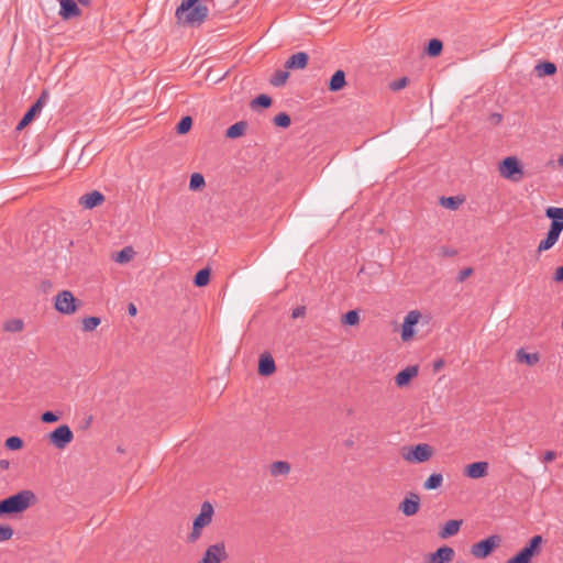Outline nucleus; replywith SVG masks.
Masks as SVG:
<instances>
[{"label":"nucleus","instance_id":"864d4df0","mask_svg":"<svg viewBox=\"0 0 563 563\" xmlns=\"http://www.w3.org/2000/svg\"><path fill=\"white\" fill-rule=\"evenodd\" d=\"M444 366V361L443 360H437L434 363H433V371L434 372H438L440 371L442 367Z\"/></svg>","mask_w":563,"mask_h":563},{"label":"nucleus","instance_id":"ddd939ff","mask_svg":"<svg viewBox=\"0 0 563 563\" xmlns=\"http://www.w3.org/2000/svg\"><path fill=\"white\" fill-rule=\"evenodd\" d=\"M421 313L418 310L410 311L404 320L401 329V340L407 342L415 335V325L418 323Z\"/></svg>","mask_w":563,"mask_h":563},{"label":"nucleus","instance_id":"f03ea898","mask_svg":"<svg viewBox=\"0 0 563 563\" xmlns=\"http://www.w3.org/2000/svg\"><path fill=\"white\" fill-rule=\"evenodd\" d=\"M37 503L34 492L23 489L14 495L0 500V517H8L23 514L31 506Z\"/></svg>","mask_w":563,"mask_h":563},{"label":"nucleus","instance_id":"a211bd4d","mask_svg":"<svg viewBox=\"0 0 563 563\" xmlns=\"http://www.w3.org/2000/svg\"><path fill=\"white\" fill-rule=\"evenodd\" d=\"M276 365L273 356L268 352L261 354L257 372L261 376L267 377L275 373Z\"/></svg>","mask_w":563,"mask_h":563},{"label":"nucleus","instance_id":"9b49d317","mask_svg":"<svg viewBox=\"0 0 563 563\" xmlns=\"http://www.w3.org/2000/svg\"><path fill=\"white\" fill-rule=\"evenodd\" d=\"M46 98L47 91H43L38 99L24 113L23 118L20 120L15 128L16 131H22L35 119V117L41 112Z\"/></svg>","mask_w":563,"mask_h":563},{"label":"nucleus","instance_id":"6ab92c4d","mask_svg":"<svg viewBox=\"0 0 563 563\" xmlns=\"http://www.w3.org/2000/svg\"><path fill=\"white\" fill-rule=\"evenodd\" d=\"M103 201H104V196L98 190H92L79 198V203L85 209H93V208L100 206Z\"/></svg>","mask_w":563,"mask_h":563},{"label":"nucleus","instance_id":"393cba45","mask_svg":"<svg viewBox=\"0 0 563 563\" xmlns=\"http://www.w3.org/2000/svg\"><path fill=\"white\" fill-rule=\"evenodd\" d=\"M211 277V268L210 267H203L202 269L198 271L194 277V285L196 287H205L210 283Z\"/></svg>","mask_w":563,"mask_h":563},{"label":"nucleus","instance_id":"72a5a7b5","mask_svg":"<svg viewBox=\"0 0 563 563\" xmlns=\"http://www.w3.org/2000/svg\"><path fill=\"white\" fill-rule=\"evenodd\" d=\"M545 217L551 220L553 223H562L563 224V208L559 207H548L545 209Z\"/></svg>","mask_w":563,"mask_h":563},{"label":"nucleus","instance_id":"052dcab7","mask_svg":"<svg viewBox=\"0 0 563 563\" xmlns=\"http://www.w3.org/2000/svg\"><path fill=\"white\" fill-rule=\"evenodd\" d=\"M91 420H92V417L90 416V417L88 418V420H87V421H85L86 427H88V426L90 424Z\"/></svg>","mask_w":563,"mask_h":563},{"label":"nucleus","instance_id":"ea45409f","mask_svg":"<svg viewBox=\"0 0 563 563\" xmlns=\"http://www.w3.org/2000/svg\"><path fill=\"white\" fill-rule=\"evenodd\" d=\"M360 322V313L357 310H349L342 316V323L345 325H356Z\"/></svg>","mask_w":563,"mask_h":563},{"label":"nucleus","instance_id":"4c0bfd02","mask_svg":"<svg viewBox=\"0 0 563 563\" xmlns=\"http://www.w3.org/2000/svg\"><path fill=\"white\" fill-rule=\"evenodd\" d=\"M191 126H192V118L190 115H185L176 124V132L180 135L186 134L190 131Z\"/></svg>","mask_w":563,"mask_h":563},{"label":"nucleus","instance_id":"a18cd8bd","mask_svg":"<svg viewBox=\"0 0 563 563\" xmlns=\"http://www.w3.org/2000/svg\"><path fill=\"white\" fill-rule=\"evenodd\" d=\"M41 420L44 423H54L59 420V415L57 412L47 410L42 413Z\"/></svg>","mask_w":563,"mask_h":563},{"label":"nucleus","instance_id":"9d476101","mask_svg":"<svg viewBox=\"0 0 563 563\" xmlns=\"http://www.w3.org/2000/svg\"><path fill=\"white\" fill-rule=\"evenodd\" d=\"M225 543L223 541L209 545L198 563H221L228 559Z\"/></svg>","mask_w":563,"mask_h":563},{"label":"nucleus","instance_id":"bb28decb","mask_svg":"<svg viewBox=\"0 0 563 563\" xmlns=\"http://www.w3.org/2000/svg\"><path fill=\"white\" fill-rule=\"evenodd\" d=\"M443 49V43L439 38H431L429 40L424 53L430 57H438Z\"/></svg>","mask_w":563,"mask_h":563},{"label":"nucleus","instance_id":"f8f14e48","mask_svg":"<svg viewBox=\"0 0 563 563\" xmlns=\"http://www.w3.org/2000/svg\"><path fill=\"white\" fill-rule=\"evenodd\" d=\"M420 501V496L417 493L409 492L399 503L398 510L406 517H412L419 511Z\"/></svg>","mask_w":563,"mask_h":563},{"label":"nucleus","instance_id":"13d9d810","mask_svg":"<svg viewBox=\"0 0 563 563\" xmlns=\"http://www.w3.org/2000/svg\"><path fill=\"white\" fill-rule=\"evenodd\" d=\"M558 165L563 166V154L558 157Z\"/></svg>","mask_w":563,"mask_h":563},{"label":"nucleus","instance_id":"5fc2aeb1","mask_svg":"<svg viewBox=\"0 0 563 563\" xmlns=\"http://www.w3.org/2000/svg\"><path fill=\"white\" fill-rule=\"evenodd\" d=\"M128 313H129L131 317L136 316V313H137V309H136V307H135V305H134V303H129V306H128Z\"/></svg>","mask_w":563,"mask_h":563},{"label":"nucleus","instance_id":"6e6552de","mask_svg":"<svg viewBox=\"0 0 563 563\" xmlns=\"http://www.w3.org/2000/svg\"><path fill=\"white\" fill-rule=\"evenodd\" d=\"M501 538L498 534L483 539L471 547V553L476 559H486L500 545Z\"/></svg>","mask_w":563,"mask_h":563},{"label":"nucleus","instance_id":"aec40b11","mask_svg":"<svg viewBox=\"0 0 563 563\" xmlns=\"http://www.w3.org/2000/svg\"><path fill=\"white\" fill-rule=\"evenodd\" d=\"M309 62V55L306 52L292 54L285 63L286 69H303Z\"/></svg>","mask_w":563,"mask_h":563},{"label":"nucleus","instance_id":"a878e982","mask_svg":"<svg viewBox=\"0 0 563 563\" xmlns=\"http://www.w3.org/2000/svg\"><path fill=\"white\" fill-rule=\"evenodd\" d=\"M516 358L520 363L532 366L539 362L540 357L538 353H528L523 349H519L516 353Z\"/></svg>","mask_w":563,"mask_h":563},{"label":"nucleus","instance_id":"7ed1b4c3","mask_svg":"<svg viewBox=\"0 0 563 563\" xmlns=\"http://www.w3.org/2000/svg\"><path fill=\"white\" fill-rule=\"evenodd\" d=\"M214 515L213 506L209 501H203L200 512L195 517L192 522V530L187 537L189 543H195L202 533V529L209 526Z\"/></svg>","mask_w":563,"mask_h":563},{"label":"nucleus","instance_id":"4468645a","mask_svg":"<svg viewBox=\"0 0 563 563\" xmlns=\"http://www.w3.org/2000/svg\"><path fill=\"white\" fill-rule=\"evenodd\" d=\"M455 555L451 547L442 545L429 555L427 563H450Z\"/></svg>","mask_w":563,"mask_h":563},{"label":"nucleus","instance_id":"2eb2a0df","mask_svg":"<svg viewBox=\"0 0 563 563\" xmlns=\"http://www.w3.org/2000/svg\"><path fill=\"white\" fill-rule=\"evenodd\" d=\"M487 474L488 463L484 461L471 463L466 465L464 468V475L472 479L485 477Z\"/></svg>","mask_w":563,"mask_h":563},{"label":"nucleus","instance_id":"dca6fc26","mask_svg":"<svg viewBox=\"0 0 563 563\" xmlns=\"http://www.w3.org/2000/svg\"><path fill=\"white\" fill-rule=\"evenodd\" d=\"M59 15L63 20H70L81 14V10L75 0H59Z\"/></svg>","mask_w":563,"mask_h":563},{"label":"nucleus","instance_id":"cd10ccee","mask_svg":"<svg viewBox=\"0 0 563 563\" xmlns=\"http://www.w3.org/2000/svg\"><path fill=\"white\" fill-rule=\"evenodd\" d=\"M443 484V475L441 473L431 474L423 483L426 490H435Z\"/></svg>","mask_w":563,"mask_h":563},{"label":"nucleus","instance_id":"4be33fe9","mask_svg":"<svg viewBox=\"0 0 563 563\" xmlns=\"http://www.w3.org/2000/svg\"><path fill=\"white\" fill-rule=\"evenodd\" d=\"M463 520H449L444 523L442 529L439 532L441 539H448L459 533Z\"/></svg>","mask_w":563,"mask_h":563},{"label":"nucleus","instance_id":"f257e3e1","mask_svg":"<svg viewBox=\"0 0 563 563\" xmlns=\"http://www.w3.org/2000/svg\"><path fill=\"white\" fill-rule=\"evenodd\" d=\"M200 0H181L176 9L175 16L178 24L184 26H200L208 16V8Z\"/></svg>","mask_w":563,"mask_h":563},{"label":"nucleus","instance_id":"c9c22d12","mask_svg":"<svg viewBox=\"0 0 563 563\" xmlns=\"http://www.w3.org/2000/svg\"><path fill=\"white\" fill-rule=\"evenodd\" d=\"M206 186L205 177L200 173H194L189 179V189L194 191L201 190Z\"/></svg>","mask_w":563,"mask_h":563},{"label":"nucleus","instance_id":"6e6d98bb","mask_svg":"<svg viewBox=\"0 0 563 563\" xmlns=\"http://www.w3.org/2000/svg\"><path fill=\"white\" fill-rule=\"evenodd\" d=\"M10 467V462L8 460H0V468L8 470Z\"/></svg>","mask_w":563,"mask_h":563},{"label":"nucleus","instance_id":"79ce46f5","mask_svg":"<svg viewBox=\"0 0 563 563\" xmlns=\"http://www.w3.org/2000/svg\"><path fill=\"white\" fill-rule=\"evenodd\" d=\"M101 323L99 317H87L82 319V330L86 332L93 331Z\"/></svg>","mask_w":563,"mask_h":563},{"label":"nucleus","instance_id":"423d86ee","mask_svg":"<svg viewBox=\"0 0 563 563\" xmlns=\"http://www.w3.org/2000/svg\"><path fill=\"white\" fill-rule=\"evenodd\" d=\"M500 175L512 181H520L523 177V167L516 156H508L499 163Z\"/></svg>","mask_w":563,"mask_h":563},{"label":"nucleus","instance_id":"39448f33","mask_svg":"<svg viewBox=\"0 0 563 563\" xmlns=\"http://www.w3.org/2000/svg\"><path fill=\"white\" fill-rule=\"evenodd\" d=\"M433 449L430 444L419 443L412 446H405L401 452L404 460L410 463H423L431 459Z\"/></svg>","mask_w":563,"mask_h":563},{"label":"nucleus","instance_id":"603ef678","mask_svg":"<svg viewBox=\"0 0 563 563\" xmlns=\"http://www.w3.org/2000/svg\"><path fill=\"white\" fill-rule=\"evenodd\" d=\"M556 459V453L554 451H547L543 455V462L549 463Z\"/></svg>","mask_w":563,"mask_h":563},{"label":"nucleus","instance_id":"5701e85b","mask_svg":"<svg viewBox=\"0 0 563 563\" xmlns=\"http://www.w3.org/2000/svg\"><path fill=\"white\" fill-rule=\"evenodd\" d=\"M247 129V122L246 121H239L232 125H230L225 131V137L227 139H238L245 134V131Z\"/></svg>","mask_w":563,"mask_h":563},{"label":"nucleus","instance_id":"de8ad7c7","mask_svg":"<svg viewBox=\"0 0 563 563\" xmlns=\"http://www.w3.org/2000/svg\"><path fill=\"white\" fill-rule=\"evenodd\" d=\"M563 231V224L562 223H553L551 222L549 232H552L554 235L560 238L561 232Z\"/></svg>","mask_w":563,"mask_h":563},{"label":"nucleus","instance_id":"e433bc0d","mask_svg":"<svg viewBox=\"0 0 563 563\" xmlns=\"http://www.w3.org/2000/svg\"><path fill=\"white\" fill-rule=\"evenodd\" d=\"M24 328V322L22 319H10L3 323V330L7 332H20Z\"/></svg>","mask_w":563,"mask_h":563},{"label":"nucleus","instance_id":"7c9ffc66","mask_svg":"<svg viewBox=\"0 0 563 563\" xmlns=\"http://www.w3.org/2000/svg\"><path fill=\"white\" fill-rule=\"evenodd\" d=\"M290 472V464L286 461H276L271 465L273 476L287 475Z\"/></svg>","mask_w":563,"mask_h":563},{"label":"nucleus","instance_id":"b1692460","mask_svg":"<svg viewBox=\"0 0 563 563\" xmlns=\"http://www.w3.org/2000/svg\"><path fill=\"white\" fill-rule=\"evenodd\" d=\"M556 65L552 62H540L536 65L534 71L539 77L553 76L556 74Z\"/></svg>","mask_w":563,"mask_h":563},{"label":"nucleus","instance_id":"09e8293b","mask_svg":"<svg viewBox=\"0 0 563 563\" xmlns=\"http://www.w3.org/2000/svg\"><path fill=\"white\" fill-rule=\"evenodd\" d=\"M306 314V307L305 306H299V307H296L292 312H291V317L294 319H297V318H301Z\"/></svg>","mask_w":563,"mask_h":563},{"label":"nucleus","instance_id":"1a4fd4ad","mask_svg":"<svg viewBox=\"0 0 563 563\" xmlns=\"http://www.w3.org/2000/svg\"><path fill=\"white\" fill-rule=\"evenodd\" d=\"M47 438L55 448L63 450L74 440V433L69 426L60 424L49 432Z\"/></svg>","mask_w":563,"mask_h":563},{"label":"nucleus","instance_id":"3c124183","mask_svg":"<svg viewBox=\"0 0 563 563\" xmlns=\"http://www.w3.org/2000/svg\"><path fill=\"white\" fill-rule=\"evenodd\" d=\"M553 280L556 283H563V265L559 266L553 275Z\"/></svg>","mask_w":563,"mask_h":563},{"label":"nucleus","instance_id":"c03bdc74","mask_svg":"<svg viewBox=\"0 0 563 563\" xmlns=\"http://www.w3.org/2000/svg\"><path fill=\"white\" fill-rule=\"evenodd\" d=\"M409 82V79L407 77H401L397 80H394L389 84V88L393 91H399L404 89Z\"/></svg>","mask_w":563,"mask_h":563},{"label":"nucleus","instance_id":"473e14b6","mask_svg":"<svg viewBox=\"0 0 563 563\" xmlns=\"http://www.w3.org/2000/svg\"><path fill=\"white\" fill-rule=\"evenodd\" d=\"M463 199L457 196L441 197L440 205L449 210H456L462 205Z\"/></svg>","mask_w":563,"mask_h":563},{"label":"nucleus","instance_id":"bf43d9fd","mask_svg":"<svg viewBox=\"0 0 563 563\" xmlns=\"http://www.w3.org/2000/svg\"><path fill=\"white\" fill-rule=\"evenodd\" d=\"M344 444H345V446L351 448V446H353V441L346 440Z\"/></svg>","mask_w":563,"mask_h":563},{"label":"nucleus","instance_id":"f3484780","mask_svg":"<svg viewBox=\"0 0 563 563\" xmlns=\"http://www.w3.org/2000/svg\"><path fill=\"white\" fill-rule=\"evenodd\" d=\"M418 365L407 366L406 368L397 373V375L395 376V384L400 388L408 386L410 382L418 375Z\"/></svg>","mask_w":563,"mask_h":563},{"label":"nucleus","instance_id":"a19ab883","mask_svg":"<svg viewBox=\"0 0 563 563\" xmlns=\"http://www.w3.org/2000/svg\"><path fill=\"white\" fill-rule=\"evenodd\" d=\"M23 440L16 435L9 437L4 442L5 449L10 451L21 450L23 448Z\"/></svg>","mask_w":563,"mask_h":563},{"label":"nucleus","instance_id":"37998d69","mask_svg":"<svg viewBox=\"0 0 563 563\" xmlns=\"http://www.w3.org/2000/svg\"><path fill=\"white\" fill-rule=\"evenodd\" d=\"M13 536V529L9 525L0 526V542L8 541Z\"/></svg>","mask_w":563,"mask_h":563},{"label":"nucleus","instance_id":"c85d7f7f","mask_svg":"<svg viewBox=\"0 0 563 563\" xmlns=\"http://www.w3.org/2000/svg\"><path fill=\"white\" fill-rule=\"evenodd\" d=\"M272 102H273V100L268 95L261 93L251 101L250 106L253 110H256L260 108L267 109L272 106Z\"/></svg>","mask_w":563,"mask_h":563},{"label":"nucleus","instance_id":"0eeeda50","mask_svg":"<svg viewBox=\"0 0 563 563\" xmlns=\"http://www.w3.org/2000/svg\"><path fill=\"white\" fill-rule=\"evenodd\" d=\"M81 306V301L76 299L71 291L62 290L55 297V309L63 314H73Z\"/></svg>","mask_w":563,"mask_h":563},{"label":"nucleus","instance_id":"680f3d73","mask_svg":"<svg viewBox=\"0 0 563 563\" xmlns=\"http://www.w3.org/2000/svg\"><path fill=\"white\" fill-rule=\"evenodd\" d=\"M117 451L120 452V453L124 452V450L121 446H118Z\"/></svg>","mask_w":563,"mask_h":563},{"label":"nucleus","instance_id":"20e7f679","mask_svg":"<svg viewBox=\"0 0 563 563\" xmlns=\"http://www.w3.org/2000/svg\"><path fill=\"white\" fill-rule=\"evenodd\" d=\"M544 542L545 540L542 536H533L528 543L518 553L509 558L506 563H531L532 559L541 553Z\"/></svg>","mask_w":563,"mask_h":563},{"label":"nucleus","instance_id":"58836bf2","mask_svg":"<svg viewBox=\"0 0 563 563\" xmlns=\"http://www.w3.org/2000/svg\"><path fill=\"white\" fill-rule=\"evenodd\" d=\"M273 122L278 128L287 129L291 124V118L288 113L280 112L274 117Z\"/></svg>","mask_w":563,"mask_h":563},{"label":"nucleus","instance_id":"8fccbe9b","mask_svg":"<svg viewBox=\"0 0 563 563\" xmlns=\"http://www.w3.org/2000/svg\"><path fill=\"white\" fill-rule=\"evenodd\" d=\"M488 120L493 125H498L503 121V115L498 112H494L489 115Z\"/></svg>","mask_w":563,"mask_h":563},{"label":"nucleus","instance_id":"2f4dec72","mask_svg":"<svg viewBox=\"0 0 563 563\" xmlns=\"http://www.w3.org/2000/svg\"><path fill=\"white\" fill-rule=\"evenodd\" d=\"M559 238L552 232L547 233L545 238L539 243L537 252L540 254L544 251L550 250L558 242Z\"/></svg>","mask_w":563,"mask_h":563},{"label":"nucleus","instance_id":"e2e57ef3","mask_svg":"<svg viewBox=\"0 0 563 563\" xmlns=\"http://www.w3.org/2000/svg\"><path fill=\"white\" fill-rule=\"evenodd\" d=\"M456 563H466V562L463 560H460V561H456Z\"/></svg>","mask_w":563,"mask_h":563},{"label":"nucleus","instance_id":"49530a36","mask_svg":"<svg viewBox=\"0 0 563 563\" xmlns=\"http://www.w3.org/2000/svg\"><path fill=\"white\" fill-rule=\"evenodd\" d=\"M473 272L474 271L472 267H465V268L461 269L456 276V282L463 283L466 278H468L473 274Z\"/></svg>","mask_w":563,"mask_h":563},{"label":"nucleus","instance_id":"f704fd0d","mask_svg":"<svg viewBox=\"0 0 563 563\" xmlns=\"http://www.w3.org/2000/svg\"><path fill=\"white\" fill-rule=\"evenodd\" d=\"M288 77H289V73L287 70L278 69L269 78V84L274 87H280L286 84Z\"/></svg>","mask_w":563,"mask_h":563},{"label":"nucleus","instance_id":"c756f323","mask_svg":"<svg viewBox=\"0 0 563 563\" xmlns=\"http://www.w3.org/2000/svg\"><path fill=\"white\" fill-rule=\"evenodd\" d=\"M134 254L135 252L131 246H125L113 255V260L119 264H125L133 258Z\"/></svg>","mask_w":563,"mask_h":563},{"label":"nucleus","instance_id":"412c9836","mask_svg":"<svg viewBox=\"0 0 563 563\" xmlns=\"http://www.w3.org/2000/svg\"><path fill=\"white\" fill-rule=\"evenodd\" d=\"M346 85L345 73L342 69H338L330 78L328 89L331 92L342 90Z\"/></svg>","mask_w":563,"mask_h":563},{"label":"nucleus","instance_id":"4d7b16f0","mask_svg":"<svg viewBox=\"0 0 563 563\" xmlns=\"http://www.w3.org/2000/svg\"><path fill=\"white\" fill-rule=\"evenodd\" d=\"M81 4L84 7H88L91 3V0H77V4Z\"/></svg>","mask_w":563,"mask_h":563}]
</instances>
